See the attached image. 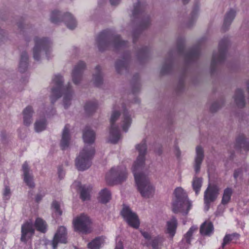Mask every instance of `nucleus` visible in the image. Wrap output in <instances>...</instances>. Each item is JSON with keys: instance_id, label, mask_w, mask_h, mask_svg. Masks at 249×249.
<instances>
[{"instance_id": "nucleus-10", "label": "nucleus", "mask_w": 249, "mask_h": 249, "mask_svg": "<svg viewBox=\"0 0 249 249\" xmlns=\"http://www.w3.org/2000/svg\"><path fill=\"white\" fill-rule=\"evenodd\" d=\"M177 50L179 54H184L185 59L188 63L196 61L199 55V50L197 47H194L185 53L184 42L183 39L178 40Z\"/></svg>"}, {"instance_id": "nucleus-29", "label": "nucleus", "mask_w": 249, "mask_h": 249, "mask_svg": "<svg viewBox=\"0 0 249 249\" xmlns=\"http://www.w3.org/2000/svg\"><path fill=\"white\" fill-rule=\"evenodd\" d=\"M96 72L93 75L94 84L96 87H100L103 83V76L101 67L99 65L95 67Z\"/></svg>"}, {"instance_id": "nucleus-47", "label": "nucleus", "mask_w": 249, "mask_h": 249, "mask_svg": "<svg viewBox=\"0 0 249 249\" xmlns=\"http://www.w3.org/2000/svg\"><path fill=\"white\" fill-rule=\"evenodd\" d=\"M184 88V82L183 80L181 79L179 80L178 86L177 90L178 91H181Z\"/></svg>"}, {"instance_id": "nucleus-13", "label": "nucleus", "mask_w": 249, "mask_h": 249, "mask_svg": "<svg viewBox=\"0 0 249 249\" xmlns=\"http://www.w3.org/2000/svg\"><path fill=\"white\" fill-rule=\"evenodd\" d=\"M121 214L127 224L131 227L138 229L140 221L137 214L133 212L128 206H124L121 211Z\"/></svg>"}, {"instance_id": "nucleus-14", "label": "nucleus", "mask_w": 249, "mask_h": 249, "mask_svg": "<svg viewBox=\"0 0 249 249\" xmlns=\"http://www.w3.org/2000/svg\"><path fill=\"white\" fill-rule=\"evenodd\" d=\"M90 223V220L89 216L84 213L80 214L73 221L75 230L83 233H87L88 231V226Z\"/></svg>"}, {"instance_id": "nucleus-43", "label": "nucleus", "mask_w": 249, "mask_h": 249, "mask_svg": "<svg viewBox=\"0 0 249 249\" xmlns=\"http://www.w3.org/2000/svg\"><path fill=\"white\" fill-rule=\"evenodd\" d=\"M149 53V49L148 47H145L142 48L139 52L138 55L139 57L145 58L147 57Z\"/></svg>"}, {"instance_id": "nucleus-39", "label": "nucleus", "mask_w": 249, "mask_h": 249, "mask_svg": "<svg viewBox=\"0 0 249 249\" xmlns=\"http://www.w3.org/2000/svg\"><path fill=\"white\" fill-rule=\"evenodd\" d=\"M234 98L237 104L240 105L241 107L244 105V99L242 90L237 89L235 92Z\"/></svg>"}, {"instance_id": "nucleus-8", "label": "nucleus", "mask_w": 249, "mask_h": 249, "mask_svg": "<svg viewBox=\"0 0 249 249\" xmlns=\"http://www.w3.org/2000/svg\"><path fill=\"white\" fill-rule=\"evenodd\" d=\"M35 45L33 48V57L35 60L38 61L40 57V52H45L46 56L49 59L48 54L50 52L51 42L48 38H39L36 37L34 39Z\"/></svg>"}, {"instance_id": "nucleus-41", "label": "nucleus", "mask_w": 249, "mask_h": 249, "mask_svg": "<svg viewBox=\"0 0 249 249\" xmlns=\"http://www.w3.org/2000/svg\"><path fill=\"white\" fill-rule=\"evenodd\" d=\"M232 190L230 188H227L225 190L222 199V203L224 204H227L230 200Z\"/></svg>"}, {"instance_id": "nucleus-59", "label": "nucleus", "mask_w": 249, "mask_h": 249, "mask_svg": "<svg viewBox=\"0 0 249 249\" xmlns=\"http://www.w3.org/2000/svg\"><path fill=\"white\" fill-rule=\"evenodd\" d=\"M133 42H134V43H135V42H136V38H135V36L134 37V38H133Z\"/></svg>"}, {"instance_id": "nucleus-37", "label": "nucleus", "mask_w": 249, "mask_h": 249, "mask_svg": "<svg viewBox=\"0 0 249 249\" xmlns=\"http://www.w3.org/2000/svg\"><path fill=\"white\" fill-rule=\"evenodd\" d=\"M235 16V12L233 10L229 11L226 15L224 21V27H228L234 19Z\"/></svg>"}, {"instance_id": "nucleus-31", "label": "nucleus", "mask_w": 249, "mask_h": 249, "mask_svg": "<svg viewBox=\"0 0 249 249\" xmlns=\"http://www.w3.org/2000/svg\"><path fill=\"white\" fill-rule=\"evenodd\" d=\"M91 190L92 187L90 185H84L81 187L80 198L83 201L89 199Z\"/></svg>"}, {"instance_id": "nucleus-54", "label": "nucleus", "mask_w": 249, "mask_h": 249, "mask_svg": "<svg viewBox=\"0 0 249 249\" xmlns=\"http://www.w3.org/2000/svg\"><path fill=\"white\" fill-rule=\"evenodd\" d=\"M199 232L201 234H202V224L200 225Z\"/></svg>"}, {"instance_id": "nucleus-5", "label": "nucleus", "mask_w": 249, "mask_h": 249, "mask_svg": "<svg viewBox=\"0 0 249 249\" xmlns=\"http://www.w3.org/2000/svg\"><path fill=\"white\" fill-rule=\"evenodd\" d=\"M175 199L172 202V211L175 213H181L187 215L191 209L192 203L189 200L187 193L181 187L177 188L174 191Z\"/></svg>"}, {"instance_id": "nucleus-7", "label": "nucleus", "mask_w": 249, "mask_h": 249, "mask_svg": "<svg viewBox=\"0 0 249 249\" xmlns=\"http://www.w3.org/2000/svg\"><path fill=\"white\" fill-rule=\"evenodd\" d=\"M50 20L55 24L64 21L67 27L71 30L74 29L77 25L75 19L70 13H66L62 16L60 11H53L51 13Z\"/></svg>"}, {"instance_id": "nucleus-51", "label": "nucleus", "mask_w": 249, "mask_h": 249, "mask_svg": "<svg viewBox=\"0 0 249 249\" xmlns=\"http://www.w3.org/2000/svg\"><path fill=\"white\" fill-rule=\"evenodd\" d=\"M44 195H41L40 194H37L36 197V201L38 203L42 198Z\"/></svg>"}, {"instance_id": "nucleus-12", "label": "nucleus", "mask_w": 249, "mask_h": 249, "mask_svg": "<svg viewBox=\"0 0 249 249\" xmlns=\"http://www.w3.org/2000/svg\"><path fill=\"white\" fill-rule=\"evenodd\" d=\"M141 233L143 237L147 240V247L151 246L153 249H161L165 238L163 235H158L151 238V234L147 231L141 230Z\"/></svg>"}, {"instance_id": "nucleus-30", "label": "nucleus", "mask_w": 249, "mask_h": 249, "mask_svg": "<svg viewBox=\"0 0 249 249\" xmlns=\"http://www.w3.org/2000/svg\"><path fill=\"white\" fill-rule=\"evenodd\" d=\"M173 70V61L172 58L167 60L166 63L162 66L160 74L165 75L170 73Z\"/></svg>"}, {"instance_id": "nucleus-61", "label": "nucleus", "mask_w": 249, "mask_h": 249, "mask_svg": "<svg viewBox=\"0 0 249 249\" xmlns=\"http://www.w3.org/2000/svg\"><path fill=\"white\" fill-rule=\"evenodd\" d=\"M133 92H136V91L135 90H134H134H133Z\"/></svg>"}, {"instance_id": "nucleus-33", "label": "nucleus", "mask_w": 249, "mask_h": 249, "mask_svg": "<svg viewBox=\"0 0 249 249\" xmlns=\"http://www.w3.org/2000/svg\"><path fill=\"white\" fill-rule=\"evenodd\" d=\"M239 238V234L234 233L232 234H226L223 239V242L222 244V247L224 248L225 246L229 244L231 242L236 243L237 240Z\"/></svg>"}, {"instance_id": "nucleus-20", "label": "nucleus", "mask_w": 249, "mask_h": 249, "mask_svg": "<svg viewBox=\"0 0 249 249\" xmlns=\"http://www.w3.org/2000/svg\"><path fill=\"white\" fill-rule=\"evenodd\" d=\"M198 228L196 226H192L189 231L183 235L180 242V244L183 245V247L187 249L191 244L193 234L197 231Z\"/></svg>"}, {"instance_id": "nucleus-16", "label": "nucleus", "mask_w": 249, "mask_h": 249, "mask_svg": "<svg viewBox=\"0 0 249 249\" xmlns=\"http://www.w3.org/2000/svg\"><path fill=\"white\" fill-rule=\"evenodd\" d=\"M227 45L228 41L227 40H223L219 42L218 52L217 53H214L213 56V63H220L224 60Z\"/></svg>"}, {"instance_id": "nucleus-19", "label": "nucleus", "mask_w": 249, "mask_h": 249, "mask_svg": "<svg viewBox=\"0 0 249 249\" xmlns=\"http://www.w3.org/2000/svg\"><path fill=\"white\" fill-rule=\"evenodd\" d=\"M219 189L216 186H210L205 193V203L208 205L213 201L217 197Z\"/></svg>"}, {"instance_id": "nucleus-28", "label": "nucleus", "mask_w": 249, "mask_h": 249, "mask_svg": "<svg viewBox=\"0 0 249 249\" xmlns=\"http://www.w3.org/2000/svg\"><path fill=\"white\" fill-rule=\"evenodd\" d=\"M28 65V56L26 52H23L21 54L19 64V70L20 72H24L27 69Z\"/></svg>"}, {"instance_id": "nucleus-56", "label": "nucleus", "mask_w": 249, "mask_h": 249, "mask_svg": "<svg viewBox=\"0 0 249 249\" xmlns=\"http://www.w3.org/2000/svg\"><path fill=\"white\" fill-rule=\"evenodd\" d=\"M135 77H136V79L138 78L139 76L138 74H137L136 75L134 76Z\"/></svg>"}, {"instance_id": "nucleus-35", "label": "nucleus", "mask_w": 249, "mask_h": 249, "mask_svg": "<svg viewBox=\"0 0 249 249\" xmlns=\"http://www.w3.org/2000/svg\"><path fill=\"white\" fill-rule=\"evenodd\" d=\"M33 113V110H23V123L25 125L29 126L32 123Z\"/></svg>"}, {"instance_id": "nucleus-6", "label": "nucleus", "mask_w": 249, "mask_h": 249, "mask_svg": "<svg viewBox=\"0 0 249 249\" xmlns=\"http://www.w3.org/2000/svg\"><path fill=\"white\" fill-rule=\"evenodd\" d=\"M125 168L113 167L106 175V180L109 185L120 183L127 178Z\"/></svg>"}, {"instance_id": "nucleus-62", "label": "nucleus", "mask_w": 249, "mask_h": 249, "mask_svg": "<svg viewBox=\"0 0 249 249\" xmlns=\"http://www.w3.org/2000/svg\"><path fill=\"white\" fill-rule=\"evenodd\" d=\"M208 209H209V207H208V206H207V208H206V210H208Z\"/></svg>"}, {"instance_id": "nucleus-26", "label": "nucleus", "mask_w": 249, "mask_h": 249, "mask_svg": "<svg viewBox=\"0 0 249 249\" xmlns=\"http://www.w3.org/2000/svg\"><path fill=\"white\" fill-rule=\"evenodd\" d=\"M196 157L195 159V170L196 173L200 171V165L202 161V147L198 145L196 148Z\"/></svg>"}, {"instance_id": "nucleus-63", "label": "nucleus", "mask_w": 249, "mask_h": 249, "mask_svg": "<svg viewBox=\"0 0 249 249\" xmlns=\"http://www.w3.org/2000/svg\"><path fill=\"white\" fill-rule=\"evenodd\" d=\"M88 111H90L91 110L90 109H89V110H87ZM92 111H93L94 110H91Z\"/></svg>"}, {"instance_id": "nucleus-36", "label": "nucleus", "mask_w": 249, "mask_h": 249, "mask_svg": "<svg viewBox=\"0 0 249 249\" xmlns=\"http://www.w3.org/2000/svg\"><path fill=\"white\" fill-rule=\"evenodd\" d=\"M103 244V239L101 237H96L88 245V248L90 249H100L101 245Z\"/></svg>"}, {"instance_id": "nucleus-45", "label": "nucleus", "mask_w": 249, "mask_h": 249, "mask_svg": "<svg viewBox=\"0 0 249 249\" xmlns=\"http://www.w3.org/2000/svg\"><path fill=\"white\" fill-rule=\"evenodd\" d=\"M52 207L54 210H55V213L59 215H61L62 214V212L60 209V205L57 201L55 200L53 201L52 203Z\"/></svg>"}, {"instance_id": "nucleus-40", "label": "nucleus", "mask_w": 249, "mask_h": 249, "mask_svg": "<svg viewBox=\"0 0 249 249\" xmlns=\"http://www.w3.org/2000/svg\"><path fill=\"white\" fill-rule=\"evenodd\" d=\"M201 179L200 178H195L192 182V186L196 194L197 195L200 191L201 187Z\"/></svg>"}, {"instance_id": "nucleus-34", "label": "nucleus", "mask_w": 249, "mask_h": 249, "mask_svg": "<svg viewBox=\"0 0 249 249\" xmlns=\"http://www.w3.org/2000/svg\"><path fill=\"white\" fill-rule=\"evenodd\" d=\"M213 225L211 221L203 223V236H210L213 234Z\"/></svg>"}, {"instance_id": "nucleus-2", "label": "nucleus", "mask_w": 249, "mask_h": 249, "mask_svg": "<svg viewBox=\"0 0 249 249\" xmlns=\"http://www.w3.org/2000/svg\"><path fill=\"white\" fill-rule=\"evenodd\" d=\"M83 139L86 145L75 160L76 168L80 171L87 170L91 166V161L95 154V149L91 145L94 142L95 140V132L89 127L86 126L83 131Z\"/></svg>"}, {"instance_id": "nucleus-46", "label": "nucleus", "mask_w": 249, "mask_h": 249, "mask_svg": "<svg viewBox=\"0 0 249 249\" xmlns=\"http://www.w3.org/2000/svg\"><path fill=\"white\" fill-rule=\"evenodd\" d=\"M11 195L10 189L8 186H6L3 192V198L4 200H8Z\"/></svg>"}, {"instance_id": "nucleus-60", "label": "nucleus", "mask_w": 249, "mask_h": 249, "mask_svg": "<svg viewBox=\"0 0 249 249\" xmlns=\"http://www.w3.org/2000/svg\"><path fill=\"white\" fill-rule=\"evenodd\" d=\"M137 87L138 90L139 89H140L139 85H137Z\"/></svg>"}, {"instance_id": "nucleus-38", "label": "nucleus", "mask_w": 249, "mask_h": 249, "mask_svg": "<svg viewBox=\"0 0 249 249\" xmlns=\"http://www.w3.org/2000/svg\"><path fill=\"white\" fill-rule=\"evenodd\" d=\"M47 125L46 120L45 118L37 120L35 124V129L36 132H39L46 128Z\"/></svg>"}, {"instance_id": "nucleus-49", "label": "nucleus", "mask_w": 249, "mask_h": 249, "mask_svg": "<svg viewBox=\"0 0 249 249\" xmlns=\"http://www.w3.org/2000/svg\"><path fill=\"white\" fill-rule=\"evenodd\" d=\"M114 249H124L123 243L121 241H118Z\"/></svg>"}, {"instance_id": "nucleus-27", "label": "nucleus", "mask_w": 249, "mask_h": 249, "mask_svg": "<svg viewBox=\"0 0 249 249\" xmlns=\"http://www.w3.org/2000/svg\"><path fill=\"white\" fill-rule=\"evenodd\" d=\"M111 198L110 191L107 188L102 189L99 194L98 200L102 203L106 204Z\"/></svg>"}, {"instance_id": "nucleus-58", "label": "nucleus", "mask_w": 249, "mask_h": 249, "mask_svg": "<svg viewBox=\"0 0 249 249\" xmlns=\"http://www.w3.org/2000/svg\"><path fill=\"white\" fill-rule=\"evenodd\" d=\"M25 109H31V107L29 106L27 107Z\"/></svg>"}, {"instance_id": "nucleus-50", "label": "nucleus", "mask_w": 249, "mask_h": 249, "mask_svg": "<svg viewBox=\"0 0 249 249\" xmlns=\"http://www.w3.org/2000/svg\"><path fill=\"white\" fill-rule=\"evenodd\" d=\"M121 0H109L111 5H116L118 4Z\"/></svg>"}, {"instance_id": "nucleus-52", "label": "nucleus", "mask_w": 249, "mask_h": 249, "mask_svg": "<svg viewBox=\"0 0 249 249\" xmlns=\"http://www.w3.org/2000/svg\"><path fill=\"white\" fill-rule=\"evenodd\" d=\"M240 174V171H235L234 173V178H237L239 174Z\"/></svg>"}, {"instance_id": "nucleus-9", "label": "nucleus", "mask_w": 249, "mask_h": 249, "mask_svg": "<svg viewBox=\"0 0 249 249\" xmlns=\"http://www.w3.org/2000/svg\"><path fill=\"white\" fill-rule=\"evenodd\" d=\"M121 115L118 110H115L111 114L110 123L109 141L111 143H116L121 138L120 131L119 127L115 123Z\"/></svg>"}, {"instance_id": "nucleus-1", "label": "nucleus", "mask_w": 249, "mask_h": 249, "mask_svg": "<svg viewBox=\"0 0 249 249\" xmlns=\"http://www.w3.org/2000/svg\"><path fill=\"white\" fill-rule=\"evenodd\" d=\"M139 154L132 167L136 184L142 196L149 197L154 192L153 186L151 185L148 177L140 172L142 169L145 162V156L147 146L145 140H143L141 143L136 146Z\"/></svg>"}, {"instance_id": "nucleus-42", "label": "nucleus", "mask_w": 249, "mask_h": 249, "mask_svg": "<svg viewBox=\"0 0 249 249\" xmlns=\"http://www.w3.org/2000/svg\"><path fill=\"white\" fill-rule=\"evenodd\" d=\"M98 103L96 100H93L87 102L85 105L84 109H96L98 107Z\"/></svg>"}, {"instance_id": "nucleus-48", "label": "nucleus", "mask_w": 249, "mask_h": 249, "mask_svg": "<svg viewBox=\"0 0 249 249\" xmlns=\"http://www.w3.org/2000/svg\"><path fill=\"white\" fill-rule=\"evenodd\" d=\"M58 174L59 178L61 179L63 178L64 173L62 170V167H59L58 169Z\"/></svg>"}, {"instance_id": "nucleus-24", "label": "nucleus", "mask_w": 249, "mask_h": 249, "mask_svg": "<svg viewBox=\"0 0 249 249\" xmlns=\"http://www.w3.org/2000/svg\"><path fill=\"white\" fill-rule=\"evenodd\" d=\"M70 125L67 124L65 125L62 135V139L60 142V146L62 150L67 148L69 145L70 141V135L69 133Z\"/></svg>"}, {"instance_id": "nucleus-21", "label": "nucleus", "mask_w": 249, "mask_h": 249, "mask_svg": "<svg viewBox=\"0 0 249 249\" xmlns=\"http://www.w3.org/2000/svg\"><path fill=\"white\" fill-rule=\"evenodd\" d=\"M22 170L23 172V180L27 185L30 188H33L35 187V183L33 181V178L30 174V168L27 161H25L22 166Z\"/></svg>"}, {"instance_id": "nucleus-57", "label": "nucleus", "mask_w": 249, "mask_h": 249, "mask_svg": "<svg viewBox=\"0 0 249 249\" xmlns=\"http://www.w3.org/2000/svg\"><path fill=\"white\" fill-rule=\"evenodd\" d=\"M161 152H161V150H160L159 151V152H158V154H159V155H160V154H161Z\"/></svg>"}, {"instance_id": "nucleus-32", "label": "nucleus", "mask_w": 249, "mask_h": 249, "mask_svg": "<svg viewBox=\"0 0 249 249\" xmlns=\"http://www.w3.org/2000/svg\"><path fill=\"white\" fill-rule=\"evenodd\" d=\"M35 227L37 231L45 233L47 231V225L45 221L41 218L38 217L35 221Z\"/></svg>"}, {"instance_id": "nucleus-25", "label": "nucleus", "mask_w": 249, "mask_h": 249, "mask_svg": "<svg viewBox=\"0 0 249 249\" xmlns=\"http://www.w3.org/2000/svg\"><path fill=\"white\" fill-rule=\"evenodd\" d=\"M123 111L122 112L123 115L122 117L123 122L122 128L124 131L127 132L131 124V118L129 114L128 110H123Z\"/></svg>"}, {"instance_id": "nucleus-18", "label": "nucleus", "mask_w": 249, "mask_h": 249, "mask_svg": "<svg viewBox=\"0 0 249 249\" xmlns=\"http://www.w3.org/2000/svg\"><path fill=\"white\" fill-rule=\"evenodd\" d=\"M35 233V230L33 224L31 222H26L21 226V235L20 240L26 243L28 237L30 238Z\"/></svg>"}, {"instance_id": "nucleus-17", "label": "nucleus", "mask_w": 249, "mask_h": 249, "mask_svg": "<svg viewBox=\"0 0 249 249\" xmlns=\"http://www.w3.org/2000/svg\"><path fill=\"white\" fill-rule=\"evenodd\" d=\"M86 67V63L83 61L79 62L74 67L72 72V79L74 84L77 85L80 83Z\"/></svg>"}, {"instance_id": "nucleus-23", "label": "nucleus", "mask_w": 249, "mask_h": 249, "mask_svg": "<svg viewBox=\"0 0 249 249\" xmlns=\"http://www.w3.org/2000/svg\"><path fill=\"white\" fill-rule=\"evenodd\" d=\"M130 54L127 53L122 60H118L116 62L115 68L118 73H121L123 70H127L129 66Z\"/></svg>"}, {"instance_id": "nucleus-11", "label": "nucleus", "mask_w": 249, "mask_h": 249, "mask_svg": "<svg viewBox=\"0 0 249 249\" xmlns=\"http://www.w3.org/2000/svg\"><path fill=\"white\" fill-rule=\"evenodd\" d=\"M146 6L141 3L138 1L137 3L134 5L132 12V16L134 18H142L140 24V27L142 29L147 28L150 24V19L149 17H145V11Z\"/></svg>"}, {"instance_id": "nucleus-4", "label": "nucleus", "mask_w": 249, "mask_h": 249, "mask_svg": "<svg viewBox=\"0 0 249 249\" xmlns=\"http://www.w3.org/2000/svg\"><path fill=\"white\" fill-rule=\"evenodd\" d=\"M53 82L55 84V87L52 89V95L51 97V102L54 103L55 101L61 97L62 93L64 94L63 103L64 107L67 108L71 100L72 90L70 83L65 87L63 86V77L60 74L55 75L53 79Z\"/></svg>"}, {"instance_id": "nucleus-53", "label": "nucleus", "mask_w": 249, "mask_h": 249, "mask_svg": "<svg viewBox=\"0 0 249 249\" xmlns=\"http://www.w3.org/2000/svg\"><path fill=\"white\" fill-rule=\"evenodd\" d=\"M176 148V149L177 150V154H176L177 156L178 157H179L180 156V151H179V148H178V147H177Z\"/></svg>"}, {"instance_id": "nucleus-3", "label": "nucleus", "mask_w": 249, "mask_h": 249, "mask_svg": "<svg viewBox=\"0 0 249 249\" xmlns=\"http://www.w3.org/2000/svg\"><path fill=\"white\" fill-rule=\"evenodd\" d=\"M113 40L114 49L117 50L126 47L128 42L121 39L119 35H114L113 31L107 29L102 31L97 36L96 41L100 51H104L107 49L110 45V41Z\"/></svg>"}, {"instance_id": "nucleus-15", "label": "nucleus", "mask_w": 249, "mask_h": 249, "mask_svg": "<svg viewBox=\"0 0 249 249\" xmlns=\"http://www.w3.org/2000/svg\"><path fill=\"white\" fill-rule=\"evenodd\" d=\"M67 242V230L65 227L60 226L58 229L52 241L53 249H56L59 243L66 244Z\"/></svg>"}, {"instance_id": "nucleus-55", "label": "nucleus", "mask_w": 249, "mask_h": 249, "mask_svg": "<svg viewBox=\"0 0 249 249\" xmlns=\"http://www.w3.org/2000/svg\"><path fill=\"white\" fill-rule=\"evenodd\" d=\"M189 0H182V1L184 4H186L189 1Z\"/></svg>"}, {"instance_id": "nucleus-22", "label": "nucleus", "mask_w": 249, "mask_h": 249, "mask_svg": "<svg viewBox=\"0 0 249 249\" xmlns=\"http://www.w3.org/2000/svg\"><path fill=\"white\" fill-rule=\"evenodd\" d=\"M178 227V221L176 217H173L166 222V229L165 232L168 234L169 237L173 238L175 236Z\"/></svg>"}, {"instance_id": "nucleus-44", "label": "nucleus", "mask_w": 249, "mask_h": 249, "mask_svg": "<svg viewBox=\"0 0 249 249\" xmlns=\"http://www.w3.org/2000/svg\"><path fill=\"white\" fill-rule=\"evenodd\" d=\"M237 142L240 145L241 147L245 149V150L249 149V142H247L244 138L238 139Z\"/></svg>"}]
</instances>
